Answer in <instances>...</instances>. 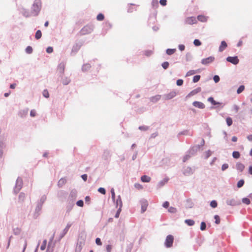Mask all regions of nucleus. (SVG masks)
<instances>
[{
  "label": "nucleus",
  "instance_id": "obj_16",
  "mask_svg": "<svg viewBox=\"0 0 252 252\" xmlns=\"http://www.w3.org/2000/svg\"><path fill=\"white\" fill-rule=\"evenodd\" d=\"M114 202V203L115 204V206H116V208H118V206H119V208H122V207L123 203H122V201L121 197L120 195H119L118 196L116 200H115Z\"/></svg>",
  "mask_w": 252,
  "mask_h": 252
},
{
  "label": "nucleus",
  "instance_id": "obj_6",
  "mask_svg": "<svg viewBox=\"0 0 252 252\" xmlns=\"http://www.w3.org/2000/svg\"><path fill=\"white\" fill-rule=\"evenodd\" d=\"M65 63L62 62L58 66V71L59 72V77H62L64 74Z\"/></svg>",
  "mask_w": 252,
  "mask_h": 252
},
{
  "label": "nucleus",
  "instance_id": "obj_63",
  "mask_svg": "<svg viewBox=\"0 0 252 252\" xmlns=\"http://www.w3.org/2000/svg\"><path fill=\"white\" fill-rule=\"evenodd\" d=\"M76 205L79 207H82L84 206V202L82 200H79L77 201Z\"/></svg>",
  "mask_w": 252,
  "mask_h": 252
},
{
  "label": "nucleus",
  "instance_id": "obj_21",
  "mask_svg": "<svg viewBox=\"0 0 252 252\" xmlns=\"http://www.w3.org/2000/svg\"><path fill=\"white\" fill-rule=\"evenodd\" d=\"M186 23H187L188 24L192 25V24H194V23H195L196 22V20L195 17H190L186 19Z\"/></svg>",
  "mask_w": 252,
  "mask_h": 252
},
{
  "label": "nucleus",
  "instance_id": "obj_37",
  "mask_svg": "<svg viewBox=\"0 0 252 252\" xmlns=\"http://www.w3.org/2000/svg\"><path fill=\"white\" fill-rule=\"evenodd\" d=\"M176 51V49H167L166 50V53L168 55H173Z\"/></svg>",
  "mask_w": 252,
  "mask_h": 252
},
{
  "label": "nucleus",
  "instance_id": "obj_15",
  "mask_svg": "<svg viewBox=\"0 0 252 252\" xmlns=\"http://www.w3.org/2000/svg\"><path fill=\"white\" fill-rule=\"evenodd\" d=\"M192 105L194 107L200 109H204L205 107V106L203 103L197 101H195L193 102Z\"/></svg>",
  "mask_w": 252,
  "mask_h": 252
},
{
  "label": "nucleus",
  "instance_id": "obj_12",
  "mask_svg": "<svg viewBox=\"0 0 252 252\" xmlns=\"http://www.w3.org/2000/svg\"><path fill=\"white\" fill-rule=\"evenodd\" d=\"M215 60V58L213 56H210L207 58L203 59L201 60V63L204 65H207L212 62H213Z\"/></svg>",
  "mask_w": 252,
  "mask_h": 252
},
{
  "label": "nucleus",
  "instance_id": "obj_40",
  "mask_svg": "<svg viewBox=\"0 0 252 252\" xmlns=\"http://www.w3.org/2000/svg\"><path fill=\"white\" fill-rule=\"evenodd\" d=\"M232 157L234 158H238L240 157V154L238 151H234L232 153Z\"/></svg>",
  "mask_w": 252,
  "mask_h": 252
},
{
  "label": "nucleus",
  "instance_id": "obj_8",
  "mask_svg": "<svg viewBox=\"0 0 252 252\" xmlns=\"http://www.w3.org/2000/svg\"><path fill=\"white\" fill-rule=\"evenodd\" d=\"M200 149H199V146L197 145L192 146L188 151V153L191 155V156H193L196 155L197 152L199 151Z\"/></svg>",
  "mask_w": 252,
  "mask_h": 252
},
{
  "label": "nucleus",
  "instance_id": "obj_11",
  "mask_svg": "<svg viewBox=\"0 0 252 252\" xmlns=\"http://www.w3.org/2000/svg\"><path fill=\"white\" fill-rule=\"evenodd\" d=\"M140 204L141 205V213H144L147 210L148 203L147 200L145 199H142L140 200Z\"/></svg>",
  "mask_w": 252,
  "mask_h": 252
},
{
  "label": "nucleus",
  "instance_id": "obj_59",
  "mask_svg": "<svg viewBox=\"0 0 252 252\" xmlns=\"http://www.w3.org/2000/svg\"><path fill=\"white\" fill-rule=\"evenodd\" d=\"M110 191H111V193L112 199L113 201H114L115 199V193L114 189L113 188H112L111 189Z\"/></svg>",
  "mask_w": 252,
  "mask_h": 252
},
{
  "label": "nucleus",
  "instance_id": "obj_25",
  "mask_svg": "<svg viewBox=\"0 0 252 252\" xmlns=\"http://www.w3.org/2000/svg\"><path fill=\"white\" fill-rule=\"evenodd\" d=\"M161 98L160 95H156L155 96L151 97L150 98V100L151 102L153 103H156L158 102Z\"/></svg>",
  "mask_w": 252,
  "mask_h": 252
},
{
  "label": "nucleus",
  "instance_id": "obj_4",
  "mask_svg": "<svg viewBox=\"0 0 252 252\" xmlns=\"http://www.w3.org/2000/svg\"><path fill=\"white\" fill-rule=\"evenodd\" d=\"M93 30L94 27L93 26L86 25L81 30V31H80V33L81 35H85L92 32Z\"/></svg>",
  "mask_w": 252,
  "mask_h": 252
},
{
  "label": "nucleus",
  "instance_id": "obj_19",
  "mask_svg": "<svg viewBox=\"0 0 252 252\" xmlns=\"http://www.w3.org/2000/svg\"><path fill=\"white\" fill-rule=\"evenodd\" d=\"M111 156V155L110 151L108 150H106L104 151V153L102 155V158L104 160H107L110 158Z\"/></svg>",
  "mask_w": 252,
  "mask_h": 252
},
{
  "label": "nucleus",
  "instance_id": "obj_64",
  "mask_svg": "<svg viewBox=\"0 0 252 252\" xmlns=\"http://www.w3.org/2000/svg\"><path fill=\"white\" fill-rule=\"evenodd\" d=\"M193 44L196 46H199L201 44V43L199 40L196 39L194 40Z\"/></svg>",
  "mask_w": 252,
  "mask_h": 252
},
{
  "label": "nucleus",
  "instance_id": "obj_34",
  "mask_svg": "<svg viewBox=\"0 0 252 252\" xmlns=\"http://www.w3.org/2000/svg\"><path fill=\"white\" fill-rule=\"evenodd\" d=\"M189 135L190 136L192 135V134L191 133L190 134L189 133V130H184L183 131L180 132L178 134V136H179V135Z\"/></svg>",
  "mask_w": 252,
  "mask_h": 252
},
{
  "label": "nucleus",
  "instance_id": "obj_17",
  "mask_svg": "<svg viewBox=\"0 0 252 252\" xmlns=\"http://www.w3.org/2000/svg\"><path fill=\"white\" fill-rule=\"evenodd\" d=\"M201 91V88L200 87H197V88L191 91L187 96V97H190L191 96H193L197 93L200 92Z\"/></svg>",
  "mask_w": 252,
  "mask_h": 252
},
{
  "label": "nucleus",
  "instance_id": "obj_23",
  "mask_svg": "<svg viewBox=\"0 0 252 252\" xmlns=\"http://www.w3.org/2000/svg\"><path fill=\"white\" fill-rule=\"evenodd\" d=\"M236 168L237 170L239 171L240 172H242L245 168V166L243 164L239 162H238L236 163Z\"/></svg>",
  "mask_w": 252,
  "mask_h": 252
},
{
  "label": "nucleus",
  "instance_id": "obj_7",
  "mask_svg": "<svg viewBox=\"0 0 252 252\" xmlns=\"http://www.w3.org/2000/svg\"><path fill=\"white\" fill-rule=\"evenodd\" d=\"M226 203L229 206H237L240 204V201L237 200L236 198H231L227 199L226 201Z\"/></svg>",
  "mask_w": 252,
  "mask_h": 252
},
{
  "label": "nucleus",
  "instance_id": "obj_60",
  "mask_svg": "<svg viewBox=\"0 0 252 252\" xmlns=\"http://www.w3.org/2000/svg\"><path fill=\"white\" fill-rule=\"evenodd\" d=\"M214 219H215V223L217 224H219L220 221V217L216 215L214 216Z\"/></svg>",
  "mask_w": 252,
  "mask_h": 252
},
{
  "label": "nucleus",
  "instance_id": "obj_41",
  "mask_svg": "<svg viewBox=\"0 0 252 252\" xmlns=\"http://www.w3.org/2000/svg\"><path fill=\"white\" fill-rule=\"evenodd\" d=\"M25 51L28 54H32L33 51L32 48L30 46H28L26 47Z\"/></svg>",
  "mask_w": 252,
  "mask_h": 252
},
{
  "label": "nucleus",
  "instance_id": "obj_10",
  "mask_svg": "<svg viewBox=\"0 0 252 252\" xmlns=\"http://www.w3.org/2000/svg\"><path fill=\"white\" fill-rule=\"evenodd\" d=\"M226 61L228 62L231 63L236 65L239 62V60L237 56L230 57L229 56L226 58Z\"/></svg>",
  "mask_w": 252,
  "mask_h": 252
},
{
  "label": "nucleus",
  "instance_id": "obj_9",
  "mask_svg": "<svg viewBox=\"0 0 252 252\" xmlns=\"http://www.w3.org/2000/svg\"><path fill=\"white\" fill-rule=\"evenodd\" d=\"M77 191L75 189L71 190L68 197L69 201H71V202L74 203L77 198Z\"/></svg>",
  "mask_w": 252,
  "mask_h": 252
},
{
  "label": "nucleus",
  "instance_id": "obj_51",
  "mask_svg": "<svg viewBox=\"0 0 252 252\" xmlns=\"http://www.w3.org/2000/svg\"><path fill=\"white\" fill-rule=\"evenodd\" d=\"M242 201L243 203L246 204L247 205H249L251 203L250 200L247 197L243 198L242 199Z\"/></svg>",
  "mask_w": 252,
  "mask_h": 252
},
{
  "label": "nucleus",
  "instance_id": "obj_50",
  "mask_svg": "<svg viewBox=\"0 0 252 252\" xmlns=\"http://www.w3.org/2000/svg\"><path fill=\"white\" fill-rule=\"evenodd\" d=\"M54 236H55V233L53 234V236L50 238V239L49 240V243H48V246H47V250H49V247L51 245V244L52 243V242H53V241L54 240Z\"/></svg>",
  "mask_w": 252,
  "mask_h": 252
},
{
  "label": "nucleus",
  "instance_id": "obj_49",
  "mask_svg": "<svg viewBox=\"0 0 252 252\" xmlns=\"http://www.w3.org/2000/svg\"><path fill=\"white\" fill-rule=\"evenodd\" d=\"M206 228V224L204 221H202L200 224V230L204 231Z\"/></svg>",
  "mask_w": 252,
  "mask_h": 252
},
{
  "label": "nucleus",
  "instance_id": "obj_45",
  "mask_svg": "<svg viewBox=\"0 0 252 252\" xmlns=\"http://www.w3.org/2000/svg\"><path fill=\"white\" fill-rule=\"evenodd\" d=\"M149 127L146 126H139L138 129L142 131H147L149 129Z\"/></svg>",
  "mask_w": 252,
  "mask_h": 252
},
{
  "label": "nucleus",
  "instance_id": "obj_5",
  "mask_svg": "<svg viewBox=\"0 0 252 252\" xmlns=\"http://www.w3.org/2000/svg\"><path fill=\"white\" fill-rule=\"evenodd\" d=\"M174 241V237L171 235H168L165 239L164 245L166 248H170L172 246Z\"/></svg>",
  "mask_w": 252,
  "mask_h": 252
},
{
  "label": "nucleus",
  "instance_id": "obj_42",
  "mask_svg": "<svg viewBox=\"0 0 252 252\" xmlns=\"http://www.w3.org/2000/svg\"><path fill=\"white\" fill-rule=\"evenodd\" d=\"M153 54V51L152 50H146L144 52V54L147 57H150Z\"/></svg>",
  "mask_w": 252,
  "mask_h": 252
},
{
  "label": "nucleus",
  "instance_id": "obj_1",
  "mask_svg": "<svg viewBox=\"0 0 252 252\" xmlns=\"http://www.w3.org/2000/svg\"><path fill=\"white\" fill-rule=\"evenodd\" d=\"M41 0H35L32 7L31 13L34 16H37L41 10Z\"/></svg>",
  "mask_w": 252,
  "mask_h": 252
},
{
  "label": "nucleus",
  "instance_id": "obj_56",
  "mask_svg": "<svg viewBox=\"0 0 252 252\" xmlns=\"http://www.w3.org/2000/svg\"><path fill=\"white\" fill-rule=\"evenodd\" d=\"M169 63L168 62H164L161 64V66L163 69H166L169 66Z\"/></svg>",
  "mask_w": 252,
  "mask_h": 252
},
{
  "label": "nucleus",
  "instance_id": "obj_13",
  "mask_svg": "<svg viewBox=\"0 0 252 252\" xmlns=\"http://www.w3.org/2000/svg\"><path fill=\"white\" fill-rule=\"evenodd\" d=\"M72 224L70 222L67 223L66 227L63 230V231L61 233V234L60 235V240L62 239L64 236V235L67 233L69 229L71 226Z\"/></svg>",
  "mask_w": 252,
  "mask_h": 252
},
{
  "label": "nucleus",
  "instance_id": "obj_33",
  "mask_svg": "<svg viewBox=\"0 0 252 252\" xmlns=\"http://www.w3.org/2000/svg\"><path fill=\"white\" fill-rule=\"evenodd\" d=\"M91 65L89 63H86L83 64L82 67V70L83 71H86L88 70L91 68Z\"/></svg>",
  "mask_w": 252,
  "mask_h": 252
},
{
  "label": "nucleus",
  "instance_id": "obj_44",
  "mask_svg": "<svg viewBox=\"0 0 252 252\" xmlns=\"http://www.w3.org/2000/svg\"><path fill=\"white\" fill-rule=\"evenodd\" d=\"M13 233L15 234V235H19L20 232H21V230L18 227H16V228H13Z\"/></svg>",
  "mask_w": 252,
  "mask_h": 252
},
{
  "label": "nucleus",
  "instance_id": "obj_20",
  "mask_svg": "<svg viewBox=\"0 0 252 252\" xmlns=\"http://www.w3.org/2000/svg\"><path fill=\"white\" fill-rule=\"evenodd\" d=\"M176 93L174 91L171 92L170 93L164 95L166 99H171L174 98L176 95Z\"/></svg>",
  "mask_w": 252,
  "mask_h": 252
},
{
  "label": "nucleus",
  "instance_id": "obj_3",
  "mask_svg": "<svg viewBox=\"0 0 252 252\" xmlns=\"http://www.w3.org/2000/svg\"><path fill=\"white\" fill-rule=\"evenodd\" d=\"M195 170V167L185 166L183 168L182 173L185 176H189L192 175L194 173Z\"/></svg>",
  "mask_w": 252,
  "mask_h": 252
},
{
  "label": "nucleus",
  "instance_id": "obj_47",
  "mask_svg": "<svg viewBox=\"0 0 252 252\" xmlns=\"http://www.w3.org/2000/svg\"><path fill=\"white\" fill-rule=\"evenodd\" d=\"M168 211L171 213H176L177 211V210L176 208L173 207H170L168 210Z\"/></svg>",
  "mask_w": 252,
  "mask_h": 252
},
{
  "label": "nucleus",
  "instance_id": "obj_27",
  "mask_svg": "<svg viewBox=\"0 0 252 252\" xmlns=\"http://www.w3.org/2000/svg\"><path fill=\"white\" fill-rule=\"evenodd\" d=\"M61 78H62V83L64 85H68L70 83V79L68 77H63V76L62 77H61Z\"/></svg>",
  "mask_w": 252,
  "mask_h": 252
},
{
  "label": "nucleus",
  "instance_id": "obj_48",
  "mask_svg": "<svg viewBox=\"0 0 252 252\" xmlns=\"http://www.w3.org/2000/svg\"><path fill=\"white\" fill-rule=\"evenodd\" d=\"M200 75H195L193 78V80H192V81L193 83H196L198 81H199V80H200Z\"/></svg>",
  "mask_w": 252,
  "mask_h": 252
},
{
  "label": "nucleus",
  "instance_id": "obj_43",
  "mask_svg": "<svg viewBox=\"0 0 252 252\" xmlns=\"http://www.w3.org/2000/svg\"><path fill=\"white\" fill-rule=\"evenodd\" d=\"M46 199V196L45 195H42L40 198V200L38 201L37 203L43 205L44 202L45 201Z\"/></svg>",
  "mask_w": 252,
  "mask_h": 252
},
{
  "label": "nucleus",
  "instance_id": "obj_61",
  "mask_svg": "<svg viewBox=\"0 0 252 252\" xmlns=\"http://www.w3.org/2000/svg\"><path fill=\"white\" fill-rule=\"evenodd\" d=\"M211 154H212V152L210 150H209L207 151H206L205 152V158L207 159L208 158H209L211 156Z\"/></svg>",
  "mask_w": 252,
  "mask_h": 252
},
{
  "label": "nucleus",
  "instance_id": "obj_24",
  "mask_svg": "<svg viewBox=\"0 0 252 252\" xmlns=\"http://www.w3.org/2000/svg\"><path fill=\"white\" fill-rule=\"evenodd\" d=\"M169 180L168 178H164L162 180L160 181L158 184L157 187L158 188H160L166 184Z\"/></svg>",
  "mask_w": 252,
  "mask_h": 252
},
{
  "label": "nucleus",
  "instance_id": "obj_46",
  "mask_svg": "<svg viewBox=\"0 0 252 252\" xmlns=\"http://www.w3.org/2000/svg\"><path fill=\"white\" fill-rule=\"evenodd\" d=\"M245 89V86L244 85H241L239 86L237 90V93L239 94L241 93Z\"/></svg>",
  "mask_w": 252,
  "mask_h": 252
},
{
  "label": "nucleus",
  "instance_id": "obj_26",
  "mask_svg": "<svg viewBox=\"0 0 252 252\" xmlns=\"http://www.w3.org/2000/svg\"><path fill=\"white\" fill-rule=\"evenodd\" d=\"M227 45L225 41H222L219 47V51L222 52L227 47Z\"/></svg>",
  "mask_w": 252,
  "mask_h": 252
},
{
  "label": "nucleus",
  "instance_id": "obj_35",
  "mask_svg": "<svg viewBox=\"0 0 252 252\" xmlns=\"http://www.w3.org/2000/svg\"><path fill=\"white\" fill-rule=\"evenodd\" d=\"M73 206H74V203L71 202V204L69 203V204L66 207V213H67V214L69 213V212L72 210Z\"/></svg>",
  "mask_w": 252,
  "mask_h": 252
},
{
  "label": "nucleus",
  "instance_id": "obj_30",
  "mask_svg": "<svg viewBox=\"0 0 252 252\" xmlns=\"http://www.w3.org/2000/svg\"><path fill=\"white\" fill-rule=\"evenodd\" d=\"M66 179L65 178H61L58 183V186L61 188L63 187L66 183Z\"/></svg>",
  "mask_w": 252,
  "mask_h": 252
},
{
  "label": "nucleus",
  "instance_id": "obj_53",
  "mask_svg": "<svg viewBox=\"0 0 252 252\" xmlns=\"http://www.w3.org/2000/svg\"><path fill=\"white\" fill-rule=\"evenodd\" d=\"M46 245H47V240H43V241L42 242V244L40 247L41 250H42V251L44 250L46 248Z\"/></svg>",
  "mask_w": 252,
  "mask_h": 252
},
{
  "label": "nucleus",
  "instance_id": "obj_58",
  "mask_svg": "<svg viewBox=\"0 0 252 252\" xmlns=\"http://www.w3.org/2000/svg\"><path fill=\"white\" fill-rule=\"evenodd\" d=\"M104 16L102 13H99L97 15L96 19L98 21H102L104 19Z\"/></svg>",
  "mask_w": 252,
  "mask_h": 252
},
{
  "label": "nucleus",
  "instance_id": "obj_62",
  "mask_svg": "<svg viewBox=\"0 0 252 252\" xmlns=\"http://www.w3.org/2000/svg\"><path fill=\"white\" fill-rule=\"evenodd\" d=\"M42 94H43V95L46 98H48L49 97V94L48 91L46 89L44 90L43 91Z\"/></svg>",
  "mask_w": 252,
  "mask_h": 252
},
{
  "label": "nucleus",
  "instance_id": "obj_2",
  "mask_svg": "<svg viewBox=\"0 0 252 252\" xmlns=\"http://www.w3.org/2000/svg\"><path fill=\"white\" fill-rule=\"evenodd\" d=\"M23 180L21 178L18 177L16 181L15 186L13 189L14 193L16 194L21 190L23 187Z\"/></svg>",
  "mask_w": 252,
  "mask_h": 252
},
{
  "label": "nucleus",
  "instance_id": "obj_22",
  "mask_svg": "<svg viewBox=\"0 0 252 252\" xmlns=\"http://www.w3.org/2000/svg\"><path fill=\"white\" fill-rule=\"evenodd\" d=\"M81 44H79L78 43H76L75 45H74L73 46V47H72V48L71 53H77L79 51L80 48H81Z\"/></svg>",
  "mask_w": 252,
  "mask_h": 252
},
{
  "label": "nucleus",
  "instance_id": "obj_14",
  "mask_svg": "<svg viewBox=\"0 0 252 252\" xmlns=\"http://www.w3.org/2000/svg\"><path fill=\"white\" fill-rule=\"evenodd\" d=\"M29 109L26 108L23 110L19 111L18 113V116L21 118H25L27 116L28 114Z\"/></svg>",
  "mask_w": 252,
  "mask_h": 252
},
{
  "label": "nucleus",
  "instance_id": "obj_18",
  "mask_svg": "<svg viewBox=\"0 0 252 252\" xmlns=\"http://www.w3.org/2000/svg\"><path fill=\"white\" fill-rule=\"evenodd\" d=\"M42 205H42L41 204H39L38 203H37V205L35 208V213H34V216H36V217H37V216H39V215L40 214V212L42 209Z\"/></svg>",
  "mask_w": 252,
  "mask_h": 252
},
{
  "label": "nucleus",
  "instance_id": "obj_36",
  "mask_svg": "<svg viewBox=\"0 0 252 252\" xmlns=\"http://www.w3.org/2000/svg\"><path fill=\"white\" fill-rule=\"evenodd\" d=\"M197 19L199 21H201L202 22H204L207 21V18L205 16L202 15H198L197 16Z\"/></svg>",
  "mask_w": 252,
  "mask_h": 252
},
{
  "label": "nucleus",
  "instance_id": "obj_57",
  "mask_svg": "<svg viewBox=\"0 0 252 252\" xmlns=\"http://www.w3.org/2000/svg\"><path fill=\"white\" fill-rule=\"evenodd\" d=\"M196 73V71L195 70H189L187 73V74H186V76H191L192 75H193L195 73Z\"/></svg>",
  "mask_w": 252,
  "mask_h": 252
},
{
  "label": "nucleus",
  "instance_id": "obj_29",
  "mask_svg": "<svg viewBox=\"0 0 252 252\" xmlns=\"http://www.w3.org/2000/svg\"><path fill=\"white\" fill-rule=\"evenodd\" d=\"M82 249V242H78L76 245L75 252H81Z\"/></svg>",
  "mask_w": 252,
  "mask_h": 252
},
{
  "label": "nucleus",
  "instance_id": "obj_38",
  "mask_svg": "<svg viewBox=\"0 0 252 252\" xmlns=\"http://www.w3.org/2000/svg\"><path fill=\"white\" fill-rule=\"evenodd\" d=\"M191 157H192V156H191L190 154H188V152H187V154H186V155L183 157V161L184 162H185L186 161H187Z\"/></svg>",
  "mask_w": 252,
  "mask_h": 252
},
{
  "label": "nucleus",
  "instance_id": "obj_32",
  "mask_svg": "<svg viewBox=\"0 0 252 252\" xmlns=\"http://www.w3.org/2000/svg\"><path fill=\"white\" fill-rule=\"evenodd\" d=\"M185 222L189 226H193L195 223L194 221L191 219L186 220Z\"/></svg>",
  "mask_w": 252,
  "mask_h": 252
},
{
  "label": "nucleus",
  "instance_id": "obj_39",
  "mask_svg": "<svg viewBox=\"0 0 252 252\" xmlns=\"http://www.w3.org/2000/svg\"><path fill=\"white\" fill-rule=\"evenodd\" d=\"M42 36V33L40 30H38L36 31L35 35V38L36 39H39L41 38Z\"/></svg>",
  "mask_w": 252,
  "mask_h": 252
},
{
  "label": "nucleus",
  "instance_id": "obj_28",
  "mask_svg": "<svg viewBox=\"0 0 252 252\" xmlns=\"http://www.w3.org/2000/svg\"><path fill=\"white\" fill-rule=\"evenodd\" d=\"M151 178L147 175L142 176L141 177V180L142 182L144 183H148L151 180Z\"/></svg>",
  "mask_w": 252,
  "mask_h": 252
},
{
  "label": "nucleus",
  "instance_id": "obj_31",
  "mask_svg": "<svg viewBox=\"0 0 252 252\" xmlns=\"http://www.w3.org/2000/svg\"><path fill=\"white\" fill-rule=\"evenodd\" d=\"M208 101L211 103L212 104L214 105L220 104V103L219 102H217L214 99L213 97H210L208 98Z\"/></svg>",
  "mask_w": 252,
  "mask_h": 252
},
{
  "label": "nucleus",
  "instance_id": "obj_54",
  "mask_svg": "<svg viewBox=\"0 0 252 252\" xmlns=\"http://www.w3.org/2000/svg\"><path fill=\"white\" fill-rule=\"evenodd\" d=\"M226 123L228 126H230L232 124V120L230 117H227L226 119Z\"/></svg>",
  "mask_w": 252,
  "mask_h": 252
},
{
  "label": "nucleus",
  "instance_id": "obj_55",
  "mask_svg": "<svg viewBox=\"0 0 252 252\" xmlns=\"http://www.w3.org/2000/svg\"><path fill=\"white\" fill-rule=\"evenodd\" d=\"M217 205H218V203L216 200H212L210 202V206L213 208H216L217 207Z\"/></svg>",
  "mask_w": 252,
  "mask_h": 252
},
{
  "label": "nucleus",
  "instance_id": "obj_52",
  "mask_svg": "<svg viewBox=\"0 0 252 252\" xmlns=\"http://www.w3.org/2000/svg\"><path fill=\"white\" fill-rule=\"evenodd\" d=\"M244 180H240V181H238V182L237 183V186L238 188H241L243 186L244 184Z\"/></svg>",
  "mask_w": 252,
  "mask_h": 252
}]
</instances>
